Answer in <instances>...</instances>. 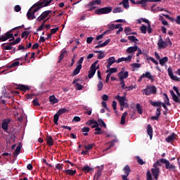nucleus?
Wrapping results in <instances>:
<instances>
[{"instance_id": "nucleus-62", "label": "nucleus", "mask_w": 180, "mask_h": 180, "mask_svg": "<svg viewBox=\"0 0 180 180\" xmlns=\"http://www.w3.org/2000/svg\"><path fill=\"white\" fill-rule=\"evenodd\" d=\"M32 103H33L34 106H40V103H39L38 98L34 99L32 101Z\"/></svg>"}, {"instance_id": "nucleus-33", "label": "nucleus", "mask_w": 180, "mask_h": 180, "mask_svg": "<svg viewBox=\"0 0 180 180\" xmlns=\"http://www.w3.org/2000/svg\"><path fill=\"white\" fill-rule=\"evenodd\" d=\"M164 100H165V104L167 105V106H171V103H169V98L168 97V95L167 94H164Z\"/></svg>"}, {"instance_id": "nucleus-47", "label": "nucleus", "mask_w": 180, "mask_h": 180, "mask_svg": "<svg viewBox=\"0 0 180 180\" xmlns=\"http://www.w3.org/2000/svg\"><path fill=\"white\" fill-rule=\"evenodd\" d=\"M58 119H60V115L58 113L55 114L53 116V122L55 124H58Z\"/></svg>"}, {"instance_id": "nucleus-28", "label": "nucleus", "mask_w": 180, "mask_h": 180, "mask_svg": "<svg viewBox=\"0 0 180 180\" xmlns=\"http://www.w3.org/2000/svg\"><path fill=\"white\" fill-rule=\"evenodd\" d=\"M120 5H123L124 9H129L130 8V5H129V0H122Z\"/></svg>"}, {"instance_id": "nucleus-60", "label": "nucleus", "mask_w": 180, "mask_h": 180, "mask_svg": "<svg viewBox=\"0 0 180 180\" xmlns=\"http://www.w3.org/2000/svg\"><path fill=\"white\" fill-rule=\"evenodd\" d=\"M131 58H133V56H128V57H127V58H122V61H129V62H130V61H131Z\"/></svg>"}, {"instance_id": "nucleus-14", "label": "nucleus", "mask_w": 180, "mask_h": 180, "mask_svg": "<svg viewBox=\"0 0 180 180\" xmlns=\"http://www.w3.org/2000/svg\"><path fill=\"white\" fill-rule=\"evenodd\" d=\"M115 99H117V101L120 102V106H124V101H126V96H120L117 95L115 97Z\"/></svg>"}, {"instance_id": "nucleus-32", "label": "nucleus", "mask_w": 180, "mask_h": 180, "mask_svg": "<svg viewBox=\"0 0 180 180\" xmlns=\"http://www.w3.org/2000/svg\"><path fill=\"white\" fill-rule=\"evenodd\" d=\"M82 171H84V172H85V174H88L89 172L94 171V169L91 168V167L86 165V166L83 167Z\"/></svg>"}, {"instance_id": "nucleus-63", "label": "nucleus", "mask_w": 180, "mask_h": 180, "mask_svg": "<svg viewBox=\"0 0 180 180\" xmlns=\"http://www.w3.org/2000/svg\"><path fill=\"white\" fill-rule=\"evenodd\" d=\"M131 67H132L133 68H140V67H141V64L140 63H132L131 64Z\"/></svg>"}, {"instance_id": "nucleus-56", "label": "nucleus", "mask_w": 180, "mask_h": 180, "mask_svg": "<svg viewBox=\"0 0 180 180\" xmlns=\"http://www.w3.org/2000/svg\"><path fill=\"white\" fill-rule=\"evenodd\" d=\"M94 144H89L87 146H84V148L86 151H89V150H92L94 148Z\"/></svg>"}, {"instance_id": "nucleus-19", "label": "nucleus", "mask_w": 180, "mask_h": 180, "mask_svg": "<svg viewBox=\"0 0 180 180\" xmlns=\"http://www.w3.org/2000/svg\"><path fill=\"white\" fill-rule=\"evenodd\" d=\"M17 89H20V91H23V92H26V91H29V89H30V87L25 84H19L17 87Z\"/></svg>"}, {"instance_id": "nucleus-9", "label": "nucleus", "mask_w": 180, "mask_h": 180, "mask_svg": "<svg viewBox=\"0 0 180 180\" xmlns=\"http://www.w3.org/2000/svg\"><path fill=\"white\" fill-rule=\"evenodd\" d=\"M167 72H168V75H169V77H170L171 79H172L173 81H176L177 82H179L180 79H179V77L174 75V73L172 72V68H169L167 69Z\"/></svg>"}, {"instance_id": "nucleus-23", "label": "nucleus", "mask_w": 180, "mask_h": 180, "mask_svg": "<svg viewBox=\"0 0 180 180\" xmlns=\"http://www.w3.org/2000/svg\"><path fill=\"white\" fill-rule=\"evenodd\" d=\"M96 72V69L90 67L88 78H89V79H91V78H94V75H95Z\"/></svg>"}, {"instance_id": "nucleus-25", "label": "nucleus", "mask_w": 180, "mask_h": 180, "mask_svg": "<svg viewBox=\"0 0 180 180\" xmlns=\"http://www.w3.org/2000/svg\"><path fill=\"white\" fill-rule=\"evenodd\" d=\"M142 75L143 76V78H148V79H150V81H154V76H153L150 72H146Z\"/></svg>"}, {"instance_id": "nucleus-43", "label": "nucleus", "mask_w": 180, "mask_h": 180, "mask_svg": "<svg viewBox=\"0 0 180 180\" xmlns=\"http://www.w3.org/2000/svg\"><path fill=\"white\" fill-rule=\"evenodd\" d=\"M102 175V169H98L97 173L94 175V179L96 178V180H98L99 178H101V176Z\"/></svg>"}, {"instance_id": "nucleus-49", "label": "nucleus", "mask_w": 180, "mask_h": 180, "mask_svg": "<svg viewBox=\"0 0 180 180\" xmlns=\"http://www.w3.org/2000/svg\"><path fill=\"white\" fill-rule=\"evenodd\" d=\"M46 22H47V20L43 21L42 24L39 27V28L37 29V32H41V30L44 29V25H46Z\"/></svg>"}, {"instance_id": "nucleus-50", "label": "nucleus", "mask_w": 180, "mask_h": 180, "mask_svg": "<svg viewBox=\"0 0 180 180\" xmlns=\"http://www.w3.org/2000/svg\"><path fill=\"white\" fill-rule=\"evenodd\" d=\"M6 44H1V47H3L4 50H12V49H13V47L11 46V45H7L5 46Z\"/></svg>"}, {"instance_id": "nucleus-58", "label": "nucleus", "mask_w": 180, "mask_h": 180, "mask_svg": "<svg viewBox=\"0 0 180 180\" xmlns=\"http://www.w3.org/2000/svg\"><path fill=\"white\" fill-rule=\"evenodd\" d=\"M162 15L165 16L166 19H169L170 22H175V19L173 17H171L169 15L165 14H162Z\"/></svg>"}, {"instance_id": "nucleus-6", "label": "nucleus", "mask_w": 180, "mask_h": 180, "mask_svg": "<svg viewBox=\"0 0 180 180\" xmlns=\"http://www.w3.org/2000/svg\"><path fill=\"white\" fill-rule=\"evenodd\" d=\"M51 2H53V0H40L37 3H35V6H39L41 9V8L49 6Z\"/></svg>"}, {"instance_id": "nucleus-1", "label": "nucleus", "mask_w": 180, "mask_h": 180, "mask_svg": "<svg viewBox=\"0 0 180 180\" xmlns=\"http://www.w3.org/2000/svg\"><path fill=\"white\" fill-rule=\"evenodd\" d=\"M36 4H34L27 11V18L28 20H33V19H36V15L34 14L36 12H38L40 11V8L38 6H35Z\"/></svg>"}, {"instance_id": "nucleus-54", "label": "nucleus", "mask_w": 180, "mask_h": 180, "mask_svg": "<svg viewBox=\"0 0 180 180\" xmlns=\"http://www.w3.org/2000/svg\"><path fill=\"white\" fill-rule=\"evenodd\" d=\"M120 85L122 89H126V83L124 82V80H123V77H120Z\"/></svg>"}, {"instance_id": "nucleus-39", "label": "nucleus", "mask_w": 180, "mask_h": 180, "mask_svg": "<svg viewBox=\"0 0 180 180\" xmlns=\"http://www.w3.org/2000/svg\"><path fill=\"white\" fill-rule=\"evenodd\" d=\"M166 63H168V57H164L162 59H160V65L163 66L164 64H165Z\"/></svg>"}, {"instance_id": "nucleus-42", "label": "nucleus", "mask_w": 180, "mask_h": 180, "mask_svg": "<svg viewBox=\"0 0 180 180\" xmlns=\"http://www.w3.org/2000/svg\"><path fill=\"white\" fill-rule=\"evenodd\" d=\"M95 132H94V135L95 136H98L99 134H102V129L101 127H97V128H95Z\"/></svg>"}, {"instance_id": "nucleus-3", "label": "nucleus", "mask_w": 180, "mask_h": 180, "mask_svg": "<svg viewBox=\"0 0 180 180\" xmlns=\"http://www.w3.org/2000/svg\"><path fill=\"white\" fill-rule=\"evenodd\" d=\"M143 91V94H145L146 96H150V95L157 94V87H155V86H147L146 88Z\"/></svg>"}, {"instance_id": "nucleus-45", "label": "nucleus", "mask_w": 180, "mask_h": 180, "mask_svg": "<svg viewBox=\"0 0 180 180\" xmlns=\"http://www.w3.org/2000/svg\"><path fill=\"white\" fill-rule=\"evenodd\" d=\"M148 61H152L153 64H155V65H158V61L154 59V58L151 56H147Z\"/></svg>"}, {"instance_id": "nucleus-8", "label": "nucleus", "mask_w": 180, "mask_h": 180, "mask_svg": "<svg viewBox=\"0 0 180 180\" xmlns=\"http://www.w3.org/2000/svg\"><path fill=\"white\" fill-rule=\"evenodd\" d=\"M51 13V11L50 10L44 11L41 14V15L37 18V20H38V22H41V20H44V19H46V18H47Z\"/></svg>"}, {"instance_id": "nucleus-4", "label": "nucleus", "mask_w": 180, "mask_h": 180, "mask_svg": "<svg viewBox=\"0 0 180 180\" xmlns=\"http://www.w3.org/2000/svg\"><path fill=\"white\" fill-rule=\"evenodd\" d=\"M13 30H11L0 37V41H6V40H9V39H11L9 41H13V40H15V37L13 36V34H12Z\"/></svg>"}, {"instance_id": "nucleus-2", "label": "nucleus", "mask_w": 180, "mask_h": 180, "mask_svg": "<svg viewBox=\"0 0 180 180\" xmlns=\"http://www.w3.org/2000/svg\"><path fill=\"white\" fill-rule=\"evenodd\" d=\"M168 46H172V41L169 38H167V41H164L161 35L159 36V40L158 41V47L159 49H167Z\"/></svg>"}, {"instance_id": "nucleus-27", "label": "nucleus", "mask_w": 180, "mask_h": 180, "mask_svg": "<svg viewBox=\"0 0 180 180\" xmlns=\"http://www.w3.org/2000/svg\"><path fill=\"white\" fill-rule=\"evenodd\" d=\"M175 140V134L173 133L172 135L169 136L167 138L165 139V141L167 143H172Z\"/></svg>"}, {"instance_id": "nucleus-21", "label": "nucleus", "mask_w": 180, "mask_h": 180, "mask_svg": "<svg viewBox=\"0 0 180 180\" xmlns=\"http://www.w3.org/2000/svg\"><path fill=\"white\" fill-rule=\"evenodd\" d=\"M129 77V72H120V73H118V77L120 78H122V80H124L126 78H127Z\"/></svg>"}, {"instance_id": "nucleus-40", "label": "nucleus", "mask_w": 180, "mask_h": 180, "mask_svg": "<svg viewBox=\"0 0 180 180\" xmlns=\"http://www.w3.org/2000/svg\"><path fill=\"white\" fill-rule=\"evenodd\" d=\"M136 110L138 113H139V115H143V108L141 107L140 103L136 104Z\"/></svg>"}, {"instance_id": "nucleus-35", "label": "nucleus", "mask_w": 180, "mask_h": 180, "mask_svg": "<svg viewBox=\"0 0 180 180\" xmlns=\"http://www.w3.org/2000/svg\"><path fill=\"white\" fill-rule=\"evenodd\" d=\"M150 2L149 0H140V5H141L142 8H147V3Z\"/></svg>"}, {"instance_id": "nucleus-36", "label": "nucleus", "mask_w": 180, "mask_h": 180, "mask_svg": "<svg viewBox=\"0 0 180 180\" xmlns=\"http://www.w3.org/2000/svg\"><path fill=\"white\" fill-rule=\"evenodd\" d=\"M97 122L98 123L99 126H101V127L106 128V124L105 123V121H103V120L99 118L97 120Z\"/></svg>"}, {"instance_id": "nucleus-59", "label": "nucleus", "mask_w": 180, "mask_h": 180, "mask_svg": "<svg viewBox=\"0 0 180 180\" xmlns=\"http://www.w3.org/2000/svg\"><path fill=\"white\" fill-rule=\"evenodd\" d=\"M30 32H27V31H24L22 34H21V37L22 39H25V37L27 38V37L29 36L30 34Z\"/></svg>"}, {"instance_id": "nucleus-34", "label": "nucleus", "mask_w": 180, "mask_h": 180, "mask_svg": "<svg viewBox=\"0 0 180 180\" xmlns=\"http://www.w3.org/2000/svg\"><path fill=\"white\" fill-rule=\"evenodd\" d=\"M127 39L131 43H137V41H139V39H136L135 36H129Z\"/></svg>"}, {"instance_id": "nucleus-29", "label": "nucleus", "mask_w": 180, "mask_h": 180, "mask_svg": "<svg viewBox=\"0 0 180 180\" xmlns=\"http://www.w3.org/2000/svg\"><path fill=\"white\" fill-rule=\"evenodd\" d=\"M127 112H124L122 117H121V122H120V124H126V117H127Z\"/></svg>"}, {"instance_id": "nucleus-18", "label": "nucleus", "mask_w": 180, "mask_h": 180, "mask_svg": "<svg viewBox=\"0 0 180 180\" xmlns=\"http://www.w3.org/2000/svg\"><path fill=\"white\" fill-rule=\"evenodd\" d=\"M150 105H152V106H154L155 108H161V105L162 104V102L161 101H153V100L149 101Z\"/></svg>"}, {"instance_id": "nucleus-13", "label": "nucleus", "mask_w": 180, "mask_h": 180, "mask_svg": "<svg viewBox=\"0 0 180 180\" xmlns=\"http://www.w3.org/2000/svg\"><path fill=\"white\" fill-rule=\"evenodd\" d=\"M122 171L125 174H124L122 176H129V175H130V172H131V169H130V166H129V165H127L122 169Z\"/></svg>"}, {"instance_id": "nucleus-20", "label": "nucleus", "mask_w": 180, "mask_h": 180, "mask_svg": "<svg viewBox=\"0 0 180 180\" xmlns=\"http://www.w3.org/2000/svg\"><path fill=\"white\" fill-rule=\"evenodd\" d=\"M46 143L48 146H50V147L54 146V141L53 140V137L50 135L46 136Z\"/></svg>"}, {"instance_id": "nucleus-26", "label": "nucleus", "mask_w": 180, "mask_h": 180, "mask_svg": "<svg viewBox=\"0 0 180 180\" xmlns=\"http://www.w3.org/2000/svg\"><path fill=\"white\" fill-rule=\"evenodd\" d=\"M49 102H51V103H53V105H54V103H58V98H56V96L54 95L50 96Z\"/></svg>"}, {"instance_id": "nucleus-52", "label": "nucleus", "mask_w": 180, "mask_h": 180, "mask_svg": "<svg viewBox=\"0 0 180 180\" xmlns=\"http://www.w3.org/2000/svg\"><path fill=\"white\" fill-rule=\"evenodd\" d=\"M67 112V108H60L56 113L61 116V115H63V113H65Z\"/></svg>"}, {"instance_id": "nucleus-24", "label": "nucleus", "mask_w": 180, "mask_h": 180, "mask_svg": "<svg viewBox=\"0 0 180 180\" xmlns=\"http://www.w3.org/2000/svg\"><path fill=\"white\" fill-rule=\"evenodd\" d=\"M66 175H70V176H74L75 174H77V170H72V169H65L63 171Z\"/></svg>"}, {"instance_id": "nucleus-22", "label": "nucleus", "mask_w": 180, "mask_h": 180, "mask_svg": "<svg viewBox=\"0 0 180 180\" xmlns=\"http://www.w3.org/2000/svg\"><path fill=\"white\" fill-rule=\"evenodd\" d=\"M147 134H148L150 139L153 140V127H151V124H148L147 126Z\"/></svg>"}, {"instance_id": "nucleus-10", "label": "nucleus", "mask_w": 180, "mask_h": 180, "mask_svg": "<svg viewBox=\"0 0 180 180\" xmlns=\"http://www.w3.org/2000/svg\"><path fill=\"white\" fill-rule=\"evenodd\" d=\"M151 172L155 180H158V176H160V168L154 167L151 169Z\"/></svg>"}, {"instance_id": "nucleus-17", "label": "nucleus", "mask_w": 180, "mask_h": 180, "mask_svg": "<svg viewBox=\"0 0 180 180\" xmlns=\"http://www.w3.org/2000/svg\"><path fill=\"white\" fill-rule=\"evenodd\" d=\"M164 160H167V159L162 158L160 160H158L156 162L153 164V168H158V167H161V163L165 164V162Z\"/></svg>"}, {"instance_id": "nucleus-15", "label": "nucleus", "mask_w": 180, "mask_h": 180, "mask_svg": "<svg viewBox=\"0 0 180 180\" xmlns=\"http://www.w3.org/2000/svg\"><path fill=\"white\" fill-rule=\"evenodd\" d=\"M139 49V46L137 45H135L134 46H131L129 47L127 50L126 52L128 53V54H131L133 53H136Z\"/></svg>"}, {"instance_id": "nucleus-55", "label": "nucleus", "mask_w": 180, "mask_h": 180, "mask_svg": "<svg viewBox=\"0 0 180 180\" xmlns=\"http://www.w3.org/2000/svg\"><path fill=\"white\" fill-rule=\"evenodd\" d=\"M146 180H153V176L151 175L150 170H148L146 173Z\"/></svg>"}, {"instance_id": "nucleus-37", "label": "nucleus", "mask_w": 180, "mask_h": 180, "mask_svg": "<svg viewBox=\"0 0 180 180\" xmlns=\"http://www.w3.org/2000/svg\"><path fill=\"white\" fill-rule=\"evenodd\" d=\"M89 130H90V129H89V127H83V128L82 129V133H84V134H83L84 136H88V132H89Z\"/></svg>"}, {"instance_id": "nucleus-12", "label": "nucleus", "mask_w": 180, "mask_h": 180, "mask_svg": "<svg viewBox=\"0 0 180 180\" xmlns=\"http://www.w3.org/2000/svg\"><path fill=\"white\" fill-rule=\"evenodd\" d=\"M163 161L165 162L166 169H172V171H175V168H176L175 165H171L169 160H166Z\"/></svg>"}, {"instance_id": "nucleus-7", "label": "nucleus", "mask_w": 180, "mask_h": 180, "mask_svg": "<svg viewBox=\"0 0 180 180\" xmlns=\"http://www.w3.org/2000/svg\"><path fill=\"white\" fill-rule=\"evenodd\" d=\"M11 122H12L11 119H5L3 120L1 124V129H3L4 131L8 132V128Z\"/></svg>"}, {"instance_id": "nucleus-64", "label": "nucleus", "mask_w": 180, "mask_h": 180, "mask_svg": "<svg viewBox=\"0 0 180 180\" xmlns=\"http://www.w3.org/2000/svg\"><path fill=\"white\" fill-rule=\"evenodd\" d=\"M97 58L98 60H102V58H105V53L103 51L100 52V53L98 54Z\"/></svg>"}, {"instance_id": "nucleus-31", "label": "nucleus", "mask_w": 180, "mask_h": 180, "mask_svg": "<svg viewBox=\"0 0 180 180\" xmlns=\"http://www.w3.org/2000/svg\"><path fill=\"white\" fill-rule=\"evenodd\" d=\"M65 54H67V51L65 50H62L60 52V55L59 56V59H58V63H61V61H63V60H64V56H65Z\"/></svg>"}, {"instance_id": "nucleus-16", "label": "nucleus", "mask_w": 180, "mask_h": 180, "mask_svg": "<svg viewBox=\"0 0 180 180\" xmlns=\"http://www.w3.org/2000/svg\"><path fill=\"white\" fill-rule=\"evenodd\" d=\"M170 95H172L174 102H175L176 103H180V99L179 97V96H176L174 91H170Z\"/></svg>"}, {"instance_id": "nucleus-51", "label": "nucleus", "mask_w": 180, "mask_h": 180, "mask_svg": "<svg viewBox=\"0 0 180 180\" xmlns=\"http://www.w3.org/2000/svg\"><path fill=\"white\" fill-rule=\"evenodd\" d=\"M98 91H101L102 89H103V82L102 81H99L98 84H97Z\"/></svg>"}, {"instance_id": "nucleus-46", "label": "nucleus", "mask_w": 180, "mask_h": 180, "mask_svg": "<svg viewBox=\"0 0 180 180\" xmlns=\"http://www.w3.org/2000/svg\"><path fill=\"white\" fill-rule=\"evenodd\" d=\"M123 12V10L122 9V7H117L113 9L112 13H120Z\"/></svg>"}, {"instance_id": "nucleus-38", "label": "nucleus", "mask_w": 180, "mask_h": 180, "mask_svg": "<svg viewBox=\"0 0 180 180\" xmlns=\"http://www.w3.org/2000/svg\"><path fill=\"white\" fill-rule=\"evenodd\" d=\"M84 110H86V112H84L86 115H89V116H91V115H92V108H88V107L84 106Z\"/></svg>"}, {"instance_id": "nucleus-30", "label": "nucleus", "mask_w": 180, "mask_h": 180, "mask_svg": "<svg viewBox=\"0 0 180 180\" xmlns=\"http://www.w3.org/2000/svg\"><path fill=\"white\" fill-rule=\"evenodd\" d=\"M82 69V65H77V68L73 70V75H78L79 74V72Z\"/></svg>"}, {"instance_id": "nucleus-44", "label": "nucleus", "mask_w": 180, "mask_h": 180, "mask_svg": "<svg viewBox=\"0 0 180 180\" xmlns=\"http://www.w3.org/2000/svg\"><path fill=\"white\" fill-rule=\"evenodd\" d=\"M124 32L127 36H129V34H131V28L127 27L124 28Z\"/></svg>"}, {"instance_id": "nucleus-48", "label": "nucleus", "mask_w": 180, "mask_h": 180, "mask_svg": "<svg viewBox=\"0 0 180 180\" xmlns=\"http://www.w3.org/2000/svg\"><path fill=\"white\" fill-rule=\"evenodd\" d=\"M136 160L137 162L139 164V165H144V164H146V162L144 161H143V159L139 158V156H136Z\"/></svg>"}, {"instance_id": "nucleus-53", "label": "nucleus", "mask_w": 180, "mask_h": 180, "mask_svg": "<svg viewBox=\"0 0 180 180\" xmlns=\"http://www.w3.org/2000/svg\"><path fill=\"white\" fill-rule=\"evenodd\" d=\"M108 63H109V64H111V65H112V64H115V63H116V60L115 59V57H110V58H109L108 59Z\"/></svg>"}, {"instance_id": "nucleus-61", "label": "nucleus", "mask_w": 180, "mask_h": 180, "mask_svg": "<svg viewBox=\"0 0 180 180\" xmlns=\"http://www.w3.org/2000/svg\"><path fill=\"white\" fill-rule=\"evenodd\" d=\"M108 32H112V30H115V24H108Z\"/></svg>"}, {"instance_id": "nucleus-57", "label": "nucleus", "mask_w": 180, "mask_h": 180, "mask_svg": "<svg viewBox=\"0 0 180 180\" xmlns=\"http://www.w3.org/2000/svg\"><path fill=\"white\" fill-rule=\"evenodd\" d=\"M140 30L141 33H143L144 34H146V33H147V27L146 25H142L140 27Z\"/></svg>"}, {"instance_id": "nucleus-5", "label": "nucleus", "mask_w": 180, "mask_h": 180, "mask_svg": "<svg viewBox=\"0 0 180 180\" xmlns=\"http://www.w3.org/2000/svg\"><path fill=\"white\" fill-rule=\"evenodd\" d=\"M112 12V7H103L101 8H98L95 11L96 15H106Z\"/></svg>"}, {"instance_id": "nucleus-41", "label": "nucleus", "mask_w": 180, "mask_h": 180, "mask_svg": "<svg viewBox=\"0 0 180 180\" xmlns=\"http://www.w3.org/2000/svg\"><path fill=\"white\" fill-rule=\"evenodd\" d=\"M106 72L112 75V74L115 73V72H117V68H111L109 70H108L106 71Z\"/></svg>"}, {"instance_id": "nucleus-11", "label": "nucleus", "mask_w": 180, "mask_h": 180, "mask_svg": "<svg viewBox=\"0 0 180 180\" xmlns=\"http://www.w3.org/2000/svg\"><path fill=\"white\" fill-rule=\"evenodd\" d=\"M163 161L165 162L166 169H172V171H175V168H176L175 165H171L169 160H166Z\"/></svg>"}]
</instances>
